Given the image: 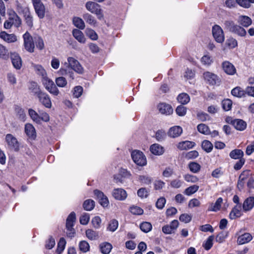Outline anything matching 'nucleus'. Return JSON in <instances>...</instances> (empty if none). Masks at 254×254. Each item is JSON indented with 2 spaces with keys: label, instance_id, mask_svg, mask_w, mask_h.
Returning a JSON list of instances; mask_svg holds the SVG:
<instances>
[{
  "label": "nucleus",
  "instance_id": "obj_1",
  "mask_svg": "<svg viewBox=\"0 0 254 254\" xmlns=\"http://www.w3.org/2000/svg\"><path fill=\"white\" fill-rule=\"evenodd\" d=\"M86 8L91 13L95 14L97 18L101 20L104 19L103 10L101 5L93 1H87L85 4Z\"/></svg>",
  "mask_w": 254,
  "mask_h": 254
},
{
  "label": "nucleus",
  "instance_id": "obj_2",
  "mask_svg": "<svg viewBox=\"0 0 254 254\" xmlns=\"http://www.w3.org/2000/svg\"><path fill=\"white\" fill-rule=\"evenodd\" d=\"M131 157L133 162L136 165L140 166L146 165V158L142 152L139 150H134L131 153Z\"/></svg>",
  "mask_w": 254,
  "mask_h": 254
},
{
  "label": "nucleus",
  "instance_id": "obj_3",
  "mask_svg": "<svg viewBox=\"0 0 254 254\" xmlns=\"http://www.w3.org/2000/svg\"><path fill=\"white\" fill-rule=\"evenodd\" d=\"M43 84L46 89L54 96H57L59 94V91L54 82L48 77L42 79Z\"/></svg>",
  "mask_w": 254,
  "mask_h": 254
},
{
  "label": "nucleus",
  "instance_id": "obj_4",
  "mask_svg": "<svg viewBox=\"0 0 254 254\" xmlns=\"http://www.w3.org/2000/svg\"><path fill=\"white\" fill-rule=\"evenodd\" d=\"M36 13L39 18L42 19L45 15V6L42 0H32Z\"/></svg>",
  "mask_w": 254,
  "mask_h": 254
},
{
  "label": "nucleus",
  "instance_id": "obj_5",
  "mask_svg": "<svg viewBox=\"0 0 254 254\" xmlns=\"http://www.w3.org/2000/svg\"><path fill=\"white\" fill-rule=\"evenodd\" d=\"M212 34L215 41L219 43H222L225 39L223 31L221 27L218 25H214L212 27Z\"/></svg>",
  "mask_w": 254,
  "mask_h": 254
},
{
  "label": "nucleus",
  "instance_id": "obj_6",
  "mask_svg": "<svg viewBox=\"0 0 254 254\" xmlns=\"http://www.w3.org/2000/svg\"><path fill=\"white\" fill-rule=\"evenodd\" d=\"M24 39V44L25 49L30 53H33L34 51V42L32 37L29 33L26 32L23 36Z\"/></svg>",
  "mask_w": 254,
  "mask_h": 254
},
{
  "label": "nucleus",
  "instance_id": "obj_7",
  "mask_svg": "<svg viewBox=\"0 0 254 254\" xmlns=\"http://www.w3.org/2000/svg\"><path fill=\"white\" fill-rule=\"evenodd\" d=\"M69 66L74 71L79 74H82L84 69L79 62L73 57H68L67 59Z\"/></svg>",
  "mask_w": 254,
  "mask_h": 254
},
{
  "label": "nucleus",
  "instance_id": "obj_8",
  "mask_svg": "<svg viewBox=\"0 0 254 254\" xmlns=\"http://www.w3.org/2000/svg\"><path fill=\"white\" fill-rule=\"evenodd\" d=\"M5 141L9 147L15 151L19 150V143L16 137L11 134H7L5 136Z\"/></svg>",
  "mask_w": 254,
  "mask_h": 254
},
{
  "label": "nucleus",
  "instance_id": "obj_9",
  "mask_svg": "<svg viewBox=\"0 0 254 254\" xmlns=\"http://www.w3.org/2000/svg\"><path fill=\"white\" fill-rule=\"evenodd\" d=\"M203 78L208 83L212 85L219 84L220 82V79L218 76L209 71L203 73Z\"/></svg>",
  "mask_w": 254,
  "mask_h": 254
},
{
  "label": "nucleus",
  "instance_id": "obj_10",
  "mask_svg": "<svg viewBox=\"0 0 254 254\" xmlns=\"http://www.w3.org/2000/svg\"><path fill=\"white\" fill-rule=\"evenodd\" d=\"M179 221L177 220H173L169 225H165L162 227V232L165 234H171L175 233L179 226Z\"/></svg>",
  "mask_w": 254,
  "mask_h": 254
},
{
  "label": "nucleus",
  "instance_id": "obj_11",
  "mask_svg": "<svg viewBox=\"0 0 254 254\" xmlns=\"http://www.w3.org/2000/svg\"><path fill=\"white\" fill-rule=\"evenodd\" d=\"M39 102L45 107L51 108L52 107V102L49 95L46 92L42 91L37 96Z\"/></svg>",
  "mask_w": 254,
  "mask_h": 254
},
{
  "label": "nucleus",
  "instance_id": "obj_12",
  "mask_svg": "<svg viewBox=\"0 0 254 254\" xmlns=\"http://www.w3.org/2000/svg\"><path fill=\"white\" fill-rule=\"evenodd\" d=\"M94 194L99 200V203L103 207H106L108 205L109 202L107 197L104 194L103 192L95 190H94Z\"/></svg>",
  "mask_w": 254,
  "mask_h": 254
},
{
  "label": "nucleus",
  "instance_id": "obj_13",
  "mask_svg": "<svg viewBox=\"0 0 254 254\" xmlns=\"http://www.w3.org/2000/svg\"><path fill=\"white\" fill-rule=\"evenodd\" d=\"M158 109L162 114L166 115H170L173 112L172 106L166 103H160L158 105Z\"/></svg>",
  "mask_w": 254,
  "mask_h": 254
},
{
  "label": "nucleus",
  "instance_id": "obj_14",
  "mask_svg": "<svg viewBox=\"0 0 254 254\" xmlns=\"http://www.w3.org/2000/svg\"><path fill=\"white\" fill-rule=\"evenodd\" d=\"M23 12L26 24L29 27L32 28L33 26V18L29 9L25 7L23 9Z\"/></svg>",
  "mask_w": 254,
  "mask_h": 254
},
{
  "label": "nucleus",
  "instance_id": "obj_15",
  "mask_svg": "<svg viewBox=\"0 0 254 254\" xmlns=\"http://www.w3.org/2000/svg\"><path fill=\"white\" fill-rule=\"evenodd\" d=\"M112 195L117 200H123L127 196L126 191L122 189H115L113 190Z\"/></svg>",
  "mask_w": 254,
  "mask_h": 254
},
{
  "label": "nucleus",
  "instance_id": "obj_16",
  "mask_svg": "<svg viewBox=\"0 0 254 254\" xmlns=\"http://www.w3.org/2000/svg\"><path fill=\"white\" fill-rule=\"evenodd\" d=\"M222 68L224 71L229 75H234L236 72L234 65L228 61H225L222 63Z\"/></svg>",
  "mask_w": 254,
  "mask_h": 254
},
{
  "label": "nucleus",
  "instance_id": "obj_17",
  "mask_svg": "<svg viewBox=\"0 0 254 254\" xmlns=\"http://www.w3.org/2000/svg\"><path fill=\"white\" fill-rule=\"evenodd\" d=\"M12 64L17 69H19L22 66V61L21 58L18 54L14 53H11L10 55Z\"/></svg>",
  "mask_w": 254,
  "mask_h": 254
},
{
  "label": "nucleus",
  "instance_id": "obj_18",
  "mask_svg": "<svg viewBox=\"0 0 254 254\" xmlns=\"http://www.w3.org/2000/svg\"><path fill=\"white\" fill-rule=\"evenodd\" d=\"M231 124L238 130L242 131L246 129L247 127L246 123L241 119H234L231 121Z\"/></svg>",
  "mask_w": 254,
  "mask_h": 254
},
{
  "label": "nucleus",
  "instance_id": "obj_19",
  "mask_svg": "<svg viewBox=\"0 0 254 254\" xmlns=\"http://www.w3.org/2000/svg\"><path fill=\"white\" fill-rule=\"evenodd\" d=\"M25 132L31 139H35L36 137V132L34 127L30 124L25 125Z\"/></svg>",
  "mask_w": 254,
  "mask_h": 254
},
{
  "label": "nucleus",
  "instance_id": "obj_20",
  "mask_svg": "<svg viewBox=\"0 0 254 254\" xmlns=\"http://www.w3.org/2000/svg\"><path fill=\"white\" fill-rule=\"evenodd\" d=\"M241 204L235 206L229 214V218L230 219H235L236 218L240 217L241 216Z\"/></svg>",
  "mask_w": 254,
  "mask_h": 254
},
{
  "label": "nucleus",
  "instance_id": "obj_21",
  "mask_svg": "<svg viewBox=\"0 0 254 254\" xmlns=\"http://www.w3.org/2000/svg\"><path fill=\"white\" fill-rule=\"evenodd\" d=\"M0 38L8 43L14 42L17 40L16 36L14 34H9L5 31L0 32Z\"/></svg>",
  "mask_w": 254,
  "mask_h": 254
},
{
  "label": "nucleus",
  "instance_id": "obj_22",
  "mask_svg": "<svg viewBox=\"0 0 254 254\" xmlns=\"http://www.w3.org/2000/svg\"><path fill=\"white\" fill-rule=\"evenodd\" d=\"M9 20H10L12 25L16 27H19L21 25V20L14 11L9 13Z\"/></svg>",
  "mask_w": 254,
  "mask_h": 254
},
{
  "label": "nucleus",
  "instance_id": "obj_23",
  "mask_svg": "<svg viewBox=\"0 0 254 254\" xmlns=\"http://www.w3.org/2000/svg\"><path fill=\"white\" fill-rule=\"evenodd\" d=\"M183 129L180 126H174L171 127L168 132V135L175 138L179 136L182 133Z\"/></svg>",
  "mask_w": 254,
  "mask_h": 254
},
{
  "label": "nucleus",
  "instance_id": "obj_24",
  "mask_svg": "<svg viewBox=\"0 0 254 254\" xmlns=\"http://www.w3.org/2000/svg\"><path fill=\"white\" fill-rule=\"evenodd\" d=\"M238 22L243 27H248L252 23V20L250 17L245 15H240L238 19Z\"/></svg>",
  "mask_w": 254,
  "mask_h": 254
},
{
  "label": "nucleus",
  "instance_id": "obj_25",
  "mask_svg": "<svg viewBox=\"0 0 254 254\" xmlns=\"http://www.w3.org/2000/svg\"><path fill=\"white\" fill-rule=\"evenodd\" d=\"M195 145V143L194 142L185 141L179 142L177 145V147L181 150H188L192 148Z\"/></svg>",
  "mask_w": 254,
  "mask_h": 254
},
{
  "label": "nucleus",
  "instance_id": "obj_26",
  "mask_svg": "<svg viewBox=\"0 0 254 254\" xmlns=\"http://www.w3.org/2000/svg\"><path fill=\"white\" fill-rule=\"evenodd\" d=\"M150 150L152 154L156 155H162L164 152V148L157 143H155L151 145Z\"/></svg>",
  "mask_w": 254,
  "mask_h": 254
},
{
  "label": "nucleus",
  "instance_id": "obj_27",
  "mask_svg": "<svg viewBox=\"0 0 254 254\" xmlns=\"http://www.w3.org/2000/svg\"><path fill=\"white\" fill-rule=\"evenodd\" d=\"M254 206V197H249L244 202L243 208L244 211H248L251 210Z\"/></svg>",
  "mask_w": 254,
  "mask_h": 254
},
{
  "label": "nucleus",
  "instance_id": "obj_28",
  "mask_svg": "<svg viewBox=\"0 0 254 254\" xmlns=\"http://www.w3.org/2000/svg\"><path fill=\"white\" fill-rule=\"evenodd\" d=\"M252 239V235L250 233H246L238 237L237 243L239 245H243L249 242Z\"/></svg>",
  "mask_w": 254,
  "mask_h": 254
},
{
  "label": "nucleus",
  "instance_id": "obj_29",
  "mask_svg": "<svg viewBox=\"0 0 254 254\" xmlns=\"http://www.w3.org/2000/svg\"><path fill=\"white\" fill-rule=\"evenodd\" d=\"M244 152L241 149H235L232 150L229 154V156L233 159H244Z\"/></svg>",
  "mask_w": 254,
  "mask_h": 254
},
{
  "label": "nucleus",
  "instance_id": "obj_30",
  "mask_svg": "<svg viewBox=\"0 0 254 254\" xmlns=\"http://www.w3.org/2000/svg\"><path fill=\"white\" fill-rule=\"evenodd\" d=\"M72 35L73 37L80 43H84L86 39L83 33L78 29H73L72 31Z\"/></svg>",
  "mask_w": 254,
  "mask_h": 254
},
{
  "label": "nucleus",
  "instance_id": "obj_31",
  "mask_svg": "<svg viewBox=\"0 0 254 254\" xmlns=\"http://www.w3.org/2000/svg\"><path fill=\"white\" fill-rule=\"evenodd\" d=\"M85 235L87 238L90 240H96L99 239V232L91 229H88L85 231Z\"/></svg>",
  "mask_w": 254,
  "mask_h": 254
},
{
  "label": "nucleus",
  "instance_id": "obj_32",
  "mask_svg": "<svg viewBox=\"0 0 254 254\" xmlns=\"http://www.w3.org/2000/svg\"><path fill=\"white\" fill-rule=\"evenodd\" d=\"M112 248V245L108 242L102 243L99 245L100 250L103 254H109Z\"/></svg>",
  "mask_w": 254,
  "mask_h": 254
},
{
  "label": "nucleus",
  "instance_id": "obj_33",
  "mask_svg": "<svg viewBox=\"0 0 254 254\" xmlns=\"http://www.w3.org/2000/svg\"><path fill=\"white\" fill-rule=\"evenodd\" d=\"M246 89L244 90L239 86L236 87L231 91L232 95L238 98L245 97L246 94Z\"/></svg>",
  "mask_w": 254,
  "mask_h": 254
},
{
  "label": "nucleus",
  "instance_id": "obj_34",
  "mask_svg": "<svg viewBox=\"0 0 254 254\" xmlns=\"http://www.w3.org/2000/svg\"><path fill=\"white\" fill-rule=\"evenodd\" d=\"M14 111L18 118L21 121H24L26 115L24 110L21 107L15 105L14 107Z\"/></svg>",
  "mask_w": 254,
  "mask_h": 254
},
{
  "label": "nucleus",
  "instance_id": "obj_35",
  "mask_svg": "<svg viewBox=\"0 0 254 254\" xmlns=\"http://www.w3.org/2000/svg\"><path fill=\"white\" fill-rule=\"evenodd\" d=\"M83 18L88 24L95 26L97 24V21L93 16L88 13H85L83 14Z\"/></svg>",
  "mask_w": 254,
  "mask_h": 254
},
{
  "label": "nucleus",
  "instance_id": "obj_36",
  "mask_svg": "<svg viewBox=\"0 0 254 254\" xmlns=\"http://www.w3.org/2000/svg\"><path fill=\"white\" fill-rule=\"evenodd\" d=\"M178 101L183 105L188 104L190 101L189 95L186 93H182L177 97Z\"/></svg>",
  "mask_w": 254,
  "mask_h": 254
},
{
  "label": "nucleus",
  "instance_id": "obj_37",
  "mask_svg": "<svg viewBox=\"0 0 254 254\" xmlns=\"http://www.w3.org/2000/svg\"><path fill=\"white\" fill-rule=\"evenodd\" d=\"M72 22L74 25L79 29L83 30L85 27L84 21L80 17H74L72 19Z\"/></svg>",
  "mask_w": 254,
  "mask_h": 254
},
{
  "label": "nucleus",
  "instance_id": "obj_38",
  "mask_svg": "<svg viewBox=\"0 0 254 254\" xmlns=\"http://www.w3.org/2000/svg\"><path fill=\"white\" fill-rule=\"evenodd\" d=\"M29 89L31 91L34 95L37 96L42 91L41 90L38 84L34 81L30 82Z\"/></svg>",
  "mask_w": 254,
  "mask_h": 254
},
{
  "label": "nucleus",
  "instance_id": "obj_39",
  "mask_svg": "<svg viewBox=\"0 0 254 254\" xmlns=\"http://www.w3.org/2000/svg\"><path fill=\"white\" fill-rule=\"evenodd\" d=\"M75 220V213L74 212H71L66 219V228H71V227H73Z\"/></svg>",
  "mask_w": 254,
  "mask_h": 254
},
{
  "label": "nucleus",
  "instance_id": "obj_40",
  "mask_svg": "<svg viewBox=\"0 0 254 254\" xmlns=\"http://www.w3.org/2000/svg\"><path fill=\"white\" fill-rule=\"evenodd\" d=\"M95 201L91 199H88L85 200L83 203V207L86 211H91L95 207Z\"/></svg>",
  "mask_w": 254,
  "mask_h": 254
},
{
  "label": "nucleus",
  "instance_id": "obj_41",
  "mask_svg": "<svg viewBox=\"0 0 254 254\" xmlns=\"http://www.w3.org/2000/svg\"><path fill=\"white\" fill-rule=\"evenodd\" d=\"M188 168L191 172L197 173L200 170L201 166L197 162H190L188 164Z\"/></svg>",
  "mask_w": 254,
  "mask_h": 254
},
{
  "label": "nucleus",
  "instance_id": "obj_42",
  "mask_svg": "<svg viewBox=\"0 0 254 254\" xmlns=\"http://www.w3.org/2000/svg\"><path fill=\"white\" fill-rule=\"evenodd\" d=\"M223 202V199L221 197H219L216 201L215 203L214 204H212L211 205L210 208L208 209V210L212 211H217L218 210H219L221 204Z\"/></svg>",
  "mask_w": 254,
  "mask_h": 254
},
{
  "label": "nucleus",
  "instance_id": "obj_43",
  "mask_svg": "<svg viewBox=\"0 0 254 254\" xmlns=\"http://www.w3.org/2000/svg\"><path fill=\"white\" fill-rule=\"evenodd\" d=\"M73 70L70 68L69 67H67L66 68H61L60 70V72L61 74L63 75L68 76L71 79H73L74 78V72Z\"/></svg>",
  "mask_w": 254,
  "mask_h": 254
},
{
  "label": "nucleus",
  "instance_id": "obj_44",
  "mask_svg": "<svg viewBox=\"0 0 254 254\" xmlns=\"http://www.w3.org/2000/svg\"><path fill=\"white\" fill-rule=\"evenodd\" d=\"M34 69L37 74L42 76V79L47 77V73L44 68L41 65L37 64L34 66Z\"/></svg>",
  "mask_w": 254,
  "mask_h": 254
},
{
  "label": "nucleus",
  "instance_id": "obj_45",
  "mask_svg": "<svg viewBox=\"0 0 254 254\" xmlns=\"http://www.w3.org/2000/svg\"><path fill=\"white\" fill-rule=\"evenodd\" d=\"M232 33H234L241 37H245L247 35L246 30L242 26L238 25H236Z\"/></svg>",
  "mask_w": 254,
  "mask_h": 254
},
{
  "label": "nucleus",
  "instance_id": "obj_46",
  "mask_svg": "<svg viewBox=\"0 0 254 254\" xmlns=\"http://www.w3.org/2000/svg\"><path fill=\"white\" fill-rule=\"evenodd\" d=\"M28 113L30 117L34 122L38 124L41 123L40 116L34 110L30 109Z\"/></svg>",
  "mask_w": 254,
  "mask_h": 254
},
{
  "label": "nucleus",
  "instance_id": "obj_47",
  "mask_svg": "<svg viewBox=\"0 0 254 254\" xmlns=\"http://www.w3.org/2000/svg\"><path fill=\"white\" fill-rule=\"evenodd\" d=\"M202 148L206 152H210L213 149V144L208 140H203L201 143Z\"/></svg>",
  "mask_w": 254,
  "mask_h": 254
},
{
  "label": "nucleus",
  "instance_id": "obj_48",
  "mask_svg": "<svg viewBox=\"0 0 254 254\" xmlns=\"http://www.w3.org/2000/svg\"><path fill=\"white\" fill-rule=\"evenodd\" d=\"M198 131L203 134L207 135L210 133L209 127L204 124H200L197 126Z\"/></svg>",
  "mask_w": 254,
  "mask_h": 254
},
{
  "label": "nucleus",
  "instance_id": "obj_49",
  "mask_svg": "<svg viewBox=\"0 0 254 254\" xmlns=\"http://www.w3.org/2000/svg\"><path fill=\"white\" fill-rule=\"evenodd\" d=\"M140 229L144 233L150 232L152 228V224L150 222H143L140 224Z\"/></svg>",
  "mask_w": 254,
  "mask_h": 254
},
{
  "label": "nucleus",
  "instance_id": "obj_50",
  "mask_svg": "<svg viewBox=\"0 0 254 254\" xmlns=\"http://www.w3.org/2000/svg\"><path fill=\"white\" fill-rule=\"evenodd\" d=\"M214 240V236L213 235L210 236L207 240L203 244V247L206 250H209L213 246V241Z\"/></svg>",
  "mask_w": 254,
  "mask_h": 254
},
{
  "label": "nucleus",
  "instance_id": "obj_51",
  "mask_svg": "<svg viewBox=\"0 0 254 254\" xmlns=\"http://www.w3.org/2000/svg\"><path fill=\"white\" fill-rule=\"evenodd\" d=\"M223 23L224 25V28L229 30L231 32H233L237 25L232 20H225Z\"/></svg>",
  "mask_w": 254,
  "mask_h": 254
},
{
  "label": "nucleus",
  "instance_id": "obj_52",
  "mask_svg": "<svg viewBox=\"0 0 254 254\" xmlns=\"http://www.w3.org/2000/svg\"><path fill=\"white\" fill-rule=\"evenodd\" d=\"M223 109L225 111H228L232 108V101L229 99H224L222 101Z\"/></svg>",
  "mask_w": 254,
  "mask_h": 254
},
{
  "label": "nucleus",
  "instance_id": "obj_53",
  "mask_svg": "<svg viewBox=\"0 0 254 254\" xmlns=\"http://www.w3.org/2000/svg\"><path fill=\"white\" fill-rule=\"evenodd\" d=\"M199 189V186L197 185H192L187 188L184 191L185 194L187 195H190L195 192H196Z\"/></svg>",
  "mask_w": 254,
  "mask_h": 254
},
{
  "label": "nucleus",
  "instance_id": "obj_54",
  "mask_svg": "<svg viewBox=\"0 0 254 254\" xmlns=\"http://www.w3.org/2000/svg\"><path fill=\"white\" fill-rule=\"evenodd\" d=\"M228 232L222 231L220 232L216 237V241L219 243L224 242L228 237Z\"/></svg>",
  "mask_w": 254,
  "mask_h": 254
},
{
  "label": "nucleus",
  "instance_id": "obj_55",
  "mask_svg": "<svg viewBox=\"0 0 254 254\" xmlns=\"http://www.w3.org/2000/svg\"><path fill=\"white\" fill-rule=\"evenodd\" d=\"M200 61L202 64L209 66L213 62V59L209 55H205L201 58Z\"/></svg>",
  "mask_w": 254,
  "mask_h": 254
},
{
  "label": "nucleus",
  "instance_id": "obj_56",
  "mask_svg": "<svg viewBox=\"0 0 254 254\" xmlns=\"http://www.w3.org/2000/svg\"><path fill=\"white\" fill-rule=\"evenodd\" d=\"M118 221L116 219H113L109 222L107 230L111 232H114L118 228Z\"/></svg>",
  "mask_w": 254,
  "mask_h": 254
},
{
  "label": "nucleus",
  "instance_id": "obj_57",
  "mask_svg": "<svg viewBox=\"0 0 254 254\" xmlns=\"http://www.w3.org/2000/svg\"><path fill=\"white\" fill-rule=\"evenodd\" d=\"M80 250L83 253H86L89 251L90 246L86 241H82L79 244Z\"/></svg>",
  "mask_w": 254,
  "mask_h": 254
},
{
  "label": "nucleus",
  "instance_id": "obj_58",
  "mask_svg": "<svg viewBox=\"0 0 254 254\" xmlns=\"http://www.w3.org/2000/svg\"><path fill=\"white\" fill-rule=\"evenodd\" d=\"M91 223L93 227L96 229H98L101 227V219L99 216H95L91 220Z\"/></svg>",
  "mask_w": 254,
  "mask_h": 254
},
{
  "label": "nucleus",
  "instance_id": "obj_59",
  "mask_svg": "<svg viewBox=\"0 0 254 254\" xmlns=\"http://www.w3.org/2000/svg\"><path fill=\"white\" fill-rule=\"evenodd\" d=\"M34 42L36 47L40 50L44 48V43L42 38L40 36L34 37Z\"/></svg>",
  "mask_w": 254,
  "mask_h": 254
},
{
  "label": "nucleus",
  "instance_id": "obj_60",
  "mask_svg": "<svg viewBox=\"0 0 254 254\" xmlns=\"http://www.w3.org/2000/svg\"><path fill=\"white\" fill-rule=\"evenodd\" d=\"M86 35L93 40L98 39V35L96 32L91 28H87L85 31Z\"/></svg>",
  "mask_w": 254,
  "mask_h": 254
},
{
  "label": "nucleus",
  "instance_id": "obj_61",
  "mask_svg": "<svg viewBox=\"0 0 254 254\" xmlns=\"http://www.w3.org/2000/svg\"><path fill=\"white\" fill-rule=\"evenodd\" d=\"M199 155L198 152L196 150H192L186 153L185 158L187 160L194 159Z\"/></svg>",
  "mask_w": 254,
  "mask_h": 254
},
{
  "label": "nucleus",
  "instance_id": "obj_62",
  "mask_svg": "<svg viewBox=\"0 0 254 254\" xmlns=\"http://www.w3.org/2000/svg\"><path fill=\"white\" fill-rule=\"evenodd\" d=\"M66 244V241L64 238H61L58 244V248L57 249V252L59 254H61L64 249L65 246Z\"/></svg>",
  "mask_w": 254,
  "mask_h": 254
},
{
  "label": "nucleus",
  "instance_id": "obj_63",
  "mask_svg": "<svg viewBox=\"0 0 254 254\" xmlns=\"http://www.w3.org/2000/svg\"><path fill=\"white\" fill-rule=\"evenodd\" d=\"M137 194L141 198H146L149 195V191L145 188H141L137 190Z\"/></svg>",
  "mask_w": 254,
  "mask_h": 254
},
{
  "label": "nucleus",
  "instance_id": "obj_64",
  "mask_svg": "<svg viewBox=\"0 0 254 254\" xmlns=\"http://www.w3.org/2000/svg\"><path fill=\"white\" fill-rule=\"evenodd\" d=\"M138 179L139 181L144 185H149L152 181L151 177L145 175L139 176Z\"/></svg>",
  "mask_w": 254,
  "mask_h": 254
}]
</instances>
